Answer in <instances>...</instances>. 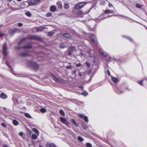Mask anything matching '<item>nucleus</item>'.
<instances>
[{
	"label": "nucleus",
	"instance_id": "nucleus-1",
	"mask_svg": "<svg viewBox=\"0 0 147 147\" xmlns=\"http://www.w3.org/2000/svg\"><path fill=\"white\" fill-rule=\"evenodd\" d=\"M27 64L29 67L34 70H37L39 67L38 65L34 62L28 61L27 63Z\"/></svg>",
	"mask_w": 147,
	"mask_h": 147
},
{
	"label": "nucleus",
	"instance_id": "nucleus-2",
	"mask_svg": "<svg viewBox=\"0 0 147 147\" xmlns=\"http://www.w3.org/2000/svg\"><path fill=\"white\" fill-rule=\"evenodd\" d=\"M60 121L63 123L65 124L68 127L70 128L71 127V126L70 125L69 123L67 121V119L65 118L62 117H59Z\"/></svg>",
	"mask_w": 147,
	"mask_h": 147
},
{
	"label": "nucleus",
	"instance_id": "nucleus-3",
	"mask_svg": "<svg viewBox=\"0 0 147 147\" xmlns=\"http://www.w3.org/2000/svg\"><path fill=\"white\" fill-rule=\"evenodd\" d=\"M2 49V53L3 54L4 56H6L8 54V52L7 45L6 43H4L3 45Z\"/></svg>",
	"mask_w": 147,
	"mask_h": 147
},
{
	"label": "nucleus",
	"instance_id": "nucleus-4",
	"mask_svg": "<svg viewBox=\"0 0 147 147\" xmlns=\"http://www.w3.org/2000/svg\"><path fill=\"white\" fill-rule=\"evenodd\" d=\"M41 0H30L29 1L30 5L34 6L40 3Z\"/></svg>",
	"mask_w": 147,
	"mask_h": 147
},
{
	"label": "nucleus",
	"instance_id": "nucleus-5",
	"mask_svg": "<svg viewBox=\"0 0 147 147\" xmlns=\"http://www.w3.org/2000/svg\"><path fill=\"white\" fill-rule=\"evenodd\" d=\"M86 3L85 2H80L77 4L75 7L76 9H79L83 7L86 4Z\"/></svg>",
	"mask_w": 147,
	"mask_h": 147
},
{
	"label": "nucleus",
	"instance_id": "nucleus-6",
	"mask_svg": "<svg viewBox=\"0 0 147 147\" xmlns=\"http://www.w3.org/2000/svg\"><path fill=\"white\" fill-rule=\"evenodd\" d=\"M82 46L84 48V49L85 51H86V50L85 49H86V48H87L88 50H87V52L89 54V55L90 56V57H92L93 56V54H92V53H91V51L90 49H88L89 48L88 47H86V46L85 45H84V44H83L82 45Z\"/></svg>",
	"mask_w": 147,
	"mask_h": 147
},
{
	"label": "nucleus",
	"instance_id": "nucleus-7",
	"mask_svg": "<svg viewBox=\"0 0 147 147\" xmlns=\"http://www.w3.org/2000/svg\"><path fill=\"white\" fill-rule=\"evenodd\" d=\"M53 76V78L55 81L58 82L60 83H62L65 82L64 80L62 78H55L54 76Z\"/></svg>",
	"mask_w": 147,
	"mask_h": 147
},
{
	"label": "nucleus",
	"instance_id": "nucleus-8",
	"mask_svg": "<svg viewBox=\"0 0 147 147\" xmlns=\"http://www.w3.org/2000/svg\"><path fill=\"white\" fill-rule=\"evenodd\" d=\"M90 38L91 41L95 44L97 45L98 42L95 39V37L94 35L91 34L90 35Z\"/></svg>",
	"mask_w": 147,
	"mask_h": 147
},
{
	"label": "nucleus",
	"instance_id": "nucleus-9",
	"mask_svg": "<svg viewBox=\"0 0 147 147\" xmlns=\"http://www.w3.org/2000/svg\"><path fill=\"white\" fill-rule=\"evenodd\" d=\"M79 116L81 118L84 119V121L86 122H87L88 121V120L87 117L85 116L84 115L80 114H79Z\"/></svg>",
	"mask_w": 147,
	"mask_h": 147
},
{
	"label": "nucleus",
	"instance_id": "nucleus-10",
	"mask_svg": "<svg viewBox=\"0 0 147 147\" xmlns=\"http://www.w3.org/2000/svg\"><path fill=\"white\" fill-rule=\"evenodd\" d=\"M57 146L54 143L49 142L46 144V147H56Z\"/></svg>",
	"mask_w": 147,
	"mask_h": 147
},
{
	"label": "nucleus",
	"instance_id": "nucleus-11",
	"mask_svg": "<svg viewBox=\"0 0 147 147\" xmlns=\"http://www.w3.org/2000/svg\"><path fill=\"white\" fill-rule=\"evenodd\" d=\"M89 12V11L87 12H83L81 11H78L77 13V14L79 15H82V16H84L85 14L88 13Z\"/></svg>",
	"mask_w": 147,
	"mask_h": 147
},
{
	"label": "nucleus",
	"instance_id": "nucleus-12",
	"mask_svg": "<svg viewBox=\"0 0 147 147\" xmlns=\"http://www.w3.org/2000/svg\"><path fill=\"white\" fill-rule=\"evenodd\" d=\"M61 35L63 36L65 38H70L71 37V35L70 34L68 33H66L64 34H62Z\"/></svg>",
	"mask_w": 147,
	"mask_h": 147
},
{
	"label": "nucleus",
	"instance_id": "nucleus-13",
	"mask_svg": "<svg viewBox=\"0 0 147 147\" xmlns=\"http://www.w3.org/2000/svg\"><path fill=\"white\" fill-rule=\"evenodd\" d=\"M100 53L104 56L105 57L108 56V54L106 52H104L102 49H100L99 50Z\"/></svg>",
	"mask_w": 147,
	"mask_h": 147
},
{
	"label": "nucleus",
	"instance_id": "nucleus-14",
	"mask_svg": "<svg viewBox=\"0 0 147 147\" xmlns=\"http://www.w3.org/2000/svg\"><path fill=\"white\" fill-rule=\"evenodd\" d=\"M20 32V30L18 28H16L13 29H11L10 30V32L12 33V34H14L16 32Z\"/></svg>",
	"mask_w": 147,
	"mask_h": 147
},
{
	"label": "nucleus",
	"instance_id": "nucleus-15",
	"mask_svg": "<svg viewBox=\"0 0 147 147\" xmlns=\"http://www.w3.org/2000/svg\"><path fill=\"white\" fill-rule=\"evenodd\" d=\"M36 31L37 32H42L44 30L45 28V27H43L42 28H36Z\"/></svg>",
	"mask_w": 147,
	"mask_h": 147
},
{
	"label": "nucleus",
	"instance_id": "nucleus-16",
	"mask_svg": "<svg viewBox=\"0 0 147 147\" xmlns=\"http://www.w3.org/2000/svg\"><path fill=\"white\" fill-rule=\"evenodd\" d=\"M112 80L115 83H118L119 82V80L117 78L111 76Z\"/></svg>",
	"mask_w": 147,
	"mask_h": 147
},
{
	"label": "nucleus",
	"instance_id": "nucleus-17",
	"mask_svg": "<svg viewBox=\"0 0 147 147\" xmlns=\"http://www.w3.org/2000/svg\"><path fill=\"white\" fill-rule=\"evenodd\" d=\"M31 138L32 139L36 140L38 137V135H36L35 134H33L31 136Z\"/></svg>",
	"mask_w": 147,
	"mask_h": 147
},
{
	"label": "nucleus",
	"instance_id": "nucleus-18",
	"mask_svg": "<svg viewBox=\"0 0 147 147\" xmlns=\"http://www.w3.org/2000/svg\"><path fill=\"white\" fill-rule=\"evenodd\" d=\"M0 97L3 99H5L7 98V96L6 94L2 93L0 94Z\"/></svg>",
	"mask_w": 147,
	"mask_h": 147
},
{
	"label": "nucleus",
	"instance_id": "nucleus-19",
	"mask_svg": "<svg viewBox=\"0 0 147 147\" xmlns=\"http://www.w3.org/2000/svg\"><path fill=\"white\" fill-rule=\"evenodd\" d=\"M50 9L51 11L54 12L56 10V8L55 6L53 5L51 6Z\"/></svg>",
	"mask_w": 147,
	"mask_h": 147
},
{
	"label": "nucleus",
	"instance_id": "nucleus-20",
	"mask_svg": "<svg viewBox=\"0 0 147 147\" xmlns=\"http://www.w3.org/2000/svg\"><path fill=\"white\" fill-rule=\"evenodd\" d=\"M23 48L25 49H29L32 48V46L30 45H25L24 47Z\"/></svg>",
	"mask_w": 147,
	"mask_h": 147
},
{
	"label": "nucleus",
	"instance_id": "nucleus-21",
	"mask_svg": "<svg viewBox=\"0 0 147 147\" xmlns=\"http://www.w3.org/2000/svg\"><path fill=\"white\" fill-rule=\"evenodd\" d=\"M71 122L73 123L76 126H78L79 124H78L73 119H71Z\"/></svg>",
	"mask_w": 147,
	"mask_h": 147
},
{
	"label": "nucleus",
	"instance_id": "nucleus-22",
	"mask_svg": "<svg viewBox=\"0 0 147 147\" xmlns=\"http://www.w3.org/2000/svg\"><path fill=\"white\" fill-rule=\"evenodd\" d=\"M29 39H38L37 37L34 36H30L29 38Z\"/></svg>",
	"mask_w": 147,
	"mask_h": 147
},
{
	"label": "nucleus",
	"instance_id": "nucleus-23",
	"mask_svg": "<svg viewBox=\"0 0 147 147\" xmlns=\"http://www.w3.org/2000/svg\"><path fill=\"white\" fill-rule=\"evenodd\" d=\"M32 130L36 133L38 135L39 134V131L36 128H34L32 129Z\"/></svg>",
	"mask_w": 147,
	"mask_h": 147
},
{
	"label": "nucleus",
	"instance_id": "nucleus-24",
	"mask_svg": "<svg viewBox=\"0 0 147 147\" xmlns=\"http://www.w3.org/2000/svg\"><path fill=\"white\" fill-rule=\"evenodd\" d=\"M13 123L15 125H17L18 124V122L16 120H13Z\"/></svg>",
	"mask_w": 147,
	"mask_h": 147
},
{
	"label": "nucleus",
	"instance_id": "nucleus-25",
	"mask_svg": "<svg viewBox=\"0 0 147 147\" xmlns=\"http://www.w3.org/2000/svg\"><path fill=\"white\" fill-rule=\"evenodd\" d=\"M113 12V11L110 10H106L105 11V13L106 14L107 13H111Z\"/></svg>",
	"mask_w": 147,
	"mask_h": 147
},
{
	"label": "nucleus",
	"instance_id": "nucleus-26",
	"mask_svg": "<svg viewBox=\"0 0 147 147\" xmlns=\"http://www.w3.org/2000/svg\"><path fill=\"white\" fill-rule=\"evenodd\" d=\"M20 55L22 57H26L28 56L29 55H28L26 53H22L20 54Z\"/></svg>",
	"mask_w": 147,
	"mask_h": 147
},
{
	"label": "nucleus",
	"instance_id": "nucleus-27",
	"mask_svg": "<svg viewBox=\"0 0 147 147\" xmlns=\"http://www.w3.org/2000/svg\"><path fill=\"white\" fill-rule=\"evenodd\" d=\"M25 116L28 118H31V116L28 113H25Z\"/></svg>",
	"mask_w": 147,
	"mask_h": 147
},
{
	"label": "nucleus",
	"instance_id": "nucleus-28",
	"mask_svg": "<svg viewBox=\"0 0 147 147\" xmlns=\"http://www.w3.org/2000/svg\"><path fill=\"white\" fill-rule=\"evenodd\" d=\"M54 34V32H53V31H51V32H49L48 33V35L49 36H51L53 35Z\"/></svg>",
	"mask_w": 147,
	"mask_h": 147
},
{
	"label": "nucleus",
	"instance_id": "nucleus-29",
	"mask_svg": "<svg viewBox=\"0 0 147 147\" xmlns=\"http://www.w3.org/2000/svg\"><path fill=\"white\" fill-rule=\"evenodd\" d=\"M78 140L81 142H82L83 141L84 139L81 137L79 136L78 137Z\"/></svg>",
	"mask_w": 147,
	"mask_h": 147
},
{
	"label": "nucleus",
	"instance_id": "nucleus-30",
	"mask_svg": "<svg viewBox=\"0 0 147 147\" xmlns=\"http://www.w3.org/2000/svg\"><path fill=\"white\" fill-rule=\"evenodd\" d=\"M86 146L87 147H92V144L89 143H87L86 144Z\"/></svg>",
	"mask_w": 147,
	"mask_h": 147
},
{
	"label": "nucleus",
	"instance_id": "nucleus-31",
	"mask_svg": "<svg viewBox=\"0 0 147 147\" xmlns=\"http://www.w3.org/2000/svg\"><path fill=\"white\" fill-rule=\"evenodd\" d=\"M64 8L66 9H68L69 8V6L67 3H65L64 4Z\"/></svg>",
	"mask_w": 147,
	"mask_h": 147
},
{
	"label": "nucleus",
	"instance_id": "nucleus-32",
	"mask_svg": "<svg viewBox=\"0 0 147 147\" xmlns=\"http://www.w3.org/2000/svg\"><path fill=\"white\" fill-rule=\"evenodd\" d=\"M40 111L42 112V113H45V112H46V110L44 109V108H41L40 109Z\"/></svg>",
	"mask_w": 147,
	"mask_h": 147
},
{
	"label": "nucleus",
	"instance_id": "nucleus-33",
	"mask_svg": "<svg viewBox=\"0 0 147 147\" xmlns=\"http://www.w3.org/2000/svg\"><path fill=\"white\" fill-rule=\"evenodd\" d=\"M70 49L71 51H75L76 50V48L74 47H70Z\"/></svg>",
	"mask_w": 147,
	"mask_h": 147
},
{
	"label": "nucleus",
	"instance_id": "nucleus-34",
	"mask_svg": "<svg viewBox=\"0 0 147 147\" xmlns=\"http://www.w3.org/2000/svg\"><path fill=\"white\" fill-rule=\"evenodd\" d=\"M59 112H60V113L61 114V115H62L63 116H64L65 113L63 110H61Z\"/></svg>",
	"mask_w": 147,
	"mask_h": 147
},
{
	"label": "nucleus",
	"instance_id": "nucleus-35",
	"mask_svg": "<svg viewBox=\"0 0 147 147\" xmlns=\"http://www.w3.org/2000/svg\"><path fill=\"white\" fill-rule=\"evenodd\" d=\"M136 6L138 8H141L142 7L141 5H140L138 3L136 4Z\"/></svg>",
	"mask_w": 147,
	"mask_h": 147
},
{
	"label": "nucleus",
	"instance_id": "nucleus-36",
	"mask_svg": "<svg viewBox=\"0 0 147 147\" xmlns=\"http://www.w3.org/2000/svg\"><path fill=\"white\" fill-rule=\"evenodd\" d=\"M25 14L26 15L28 16H31V14L28 11L26 12Z\"/></svg>",
	"mask_w": 147,
	"mask_h": 147
},
{
	"label": "nucleus",
	"instance_id": "nucleus-37",
	"mask_svg": "<svg viewBox=\"0 0 147 147\" xmlns=\"http://www.w3.org/2000/svg\"><path fill=\"white\" fill-rule=\"evenodd\" d=\"M52 15V14L50 12H49L47 14L46 16L47 17H49L51 16Z\"/></svg>",
	"mask_w": 147,
	"mask_h": 147
},
{
	"label": "nucleus",
	"instance_id": "nucleus-38",
	"mask_svg": "<svg viewBox=\"0 0 147 147\" xmlns=\"http://www.w3.org/2000/svg\"><path fill=\"white\" fill-rule=\"evenodd\" d=\"M66 68L67 69H72L73 67L72 66H67L66 67Z\"/></svg>",
	"mask_w": 147,
	"mask_h": 147
},
{
	"label": "nucleus",
	"instance_id": "nucleus-39",
	"mask_svg": "<svg viewBox=\"0 0 147 147\" xmlns=\"http://www.w3.org/2000/svg\"><path fill=\"white\" fill-rule=\"evenodd\" d=\"M82 45L81 46H79V49H80V50L81 51V52L80 53V54L81 55H82V56H84V54L81 51V50H82V49H81V47H82Z\"/></svg>",
	"mask_w": 147,
	"mask_h": 147
},
{
	"label": "nucleus",
	"instance_id": "nucleus-40",
	"mask_svg": "<svg viewBox=\"0 0 147 147\" xmlns=\"http://www.w3.org/2000/svg\"><path fill=\"white\" fill-rule=\"evenodd\" d=\"M26 38H24V39H23L22 40H20V41L19 42V44H20L22 43L23 41H24V40L26 39Z\"/></svg>",
	"mask_w": 147,
	"mask_h": 147
},
{
	"label": "nucleus",
	"instance_id": "nucleus-41",
	"mask_svg": "<svg viewBox=\"0 0 147 147\" xmlns=\"http://www.w3.org/2000/svg\"><path fill=\"white\" fill-rule=\"evenodd\" d=\"M23 24L22 23H18V26L19 27H21L22 26Z\"/></svg>",
	"mask_w": 147,
	"mask_h": 147
},
{
	"label": "nucleus",
	"instance_id": "nucleus-42",
	"mask_svg": "<svg viewBox=\"0 0 147 147\" xmlns=\"http://www.w3.org/2000/svg\"><path fill=\"white\" fill-rule=\"evenodd\" d=\"M5 64L7 65L10 68H11V66L8 64L7 62L6 61L5 62Z\"/></svg>",
	"mask_w": 147,
	"mask_h": 147
},
{
	"label": "nucleus",
	"instance_id": "nucleus-43",
	"mask_svg": "<svg viewBox=\"0 0 147 147\" xmlns=\"http://www.w3.org/2000/svg\"><path fill=\"white\" fill-rule=\"evenodd\" d=\"M86 65L87 66H88V67H90V64L86 62Z\"/></svg>",
	"mask_w": 147,
	"mask_h": 147
},
{
	"label": "nucleus",
	"instance_id": "nucleus-44",
	"mask_svg": "<svg viewBox=\"0 0 147 147\" xmlns=\"http://www.w3.org/2000/svg\"><path fill=\"white\" fill-rule=\"evenodd\" d=\"M23 134L24 133L23 132H20L19 133V135L20 136H23Z\"/></svg>",
	"mask_w": 147,
	"mask_h": 147
},
{
	"label": "nucleus",
	"instance_id": "nucleus-45",
	"mask_svg": "<svg viewBox=\"0 0 147 147\" xmlns=\"http://www.w3.org/2000/svg\"><path fill=\"white\" fill-rule=\"evenodd\" d=\"M143 81V80H142L141 81H139L138 82V83L140 85H142V82Z\"/></svg>",
	"mask_w": 147,
	"mask_h": 147
},
{
	"label": "nucleus",
	"instance_id": "nucleus-46",
	"mask_svg": "<svg viewBox=\"0 0 147 147\" xmlns=\"http://www.w3.org/2000/svg\"><path fill=\"white\" fill-rule=\"evenodd\" d=\"M4 36V34L3 33H2L1 32H0V36Z\"/></svg>",
	"mask_w": 147,
	"mask_h": 147
},
{
	"label": "nucleus",
	"instance_id": "nucleus-47",
	"mask_svg": "<svg viewBox=\"0 0 147 147\" xmlns=\"http://www.w3.org/2000/svg\"><path fill=\"white\" fill-rule=\"evenodd\" d=\"M1 125L4 127H6L5 124L3 123L1 124Z\"/></svg>",
	"mask_w": 147,
	"mask_h": 147
},
{
	"label": "nucleus",
	"instance_id": "nucleus-48",
	"mask_svg": "<svg viewBox=\"0 0 147 147\" xmlns=\"http://www.w3.org/2000/svg\"><path fill=\"white\" fill-rule=\"evenodd\" d=\"M81 65L80 63L77 64H76V66L77 67H81Z\"/></svg>",
	"mask_w": 147,
	"mask_h": 147
},
{
	"label": "nucleus",
	"instance_id": "nucleus-49",
	"mask_svg": "<svg viewBox=\"0 0 147 147\" xmlns=\"http://www.w3.org/2000/svg\"><path fill=\"white\" fill-rule=\"evenodd\" d=\"M107 73L109 75H110V73L109 70H107Z\"/></svg>",
	"mask_w": 147,
	"mask_h": 147
},
{
	"label": "nucleus",
	"instance_id": "nucleus-50",
	"mask_svg": "<svg viewBox=\"0 0 147 147\" xmlns=\"http://www.w3.org/2000/svg\"><path fill=\"white\" fill-rule=\"evenodd\" d=\"M84 94V96H86L88 95V94L87 92H86L85 93H83L82 94Z\"/></svg>",
	"mask_w": 147,
	"mask_h": 147
},
{
	"label": "nucleus",
	"instance_id": "nucleus-51",
	"mask_svg": "<svg viewBox=\"0 0 147 147\" xmlns=\"http://www.w3.org/2000/svg\"><path fill=\"white\" fill-rule=\"evenodd\" d=\"M78 75L80 76H82V73H81V72H79V74Z\"/></svg>",
	"mask_w": 147,
	"mask_h": 147
},
{
	"label": "nucleus",
	"instance_id": "nucleus-52",
	"mask_svg": "<svg viewBox=\"0 0 147 147\" xmlns=\"http://www.w3.org/2000/svg\"><path fill=\"white\" fill-rule=\"evenodd\" d=\"M123 5H124L125 6V7H126L127 8L129 9L128 7L126 5H125L123 3Z\"/></svg>",
	"mask_w": 147,
	"mask_h": 147
},
{
	"label": "nucleus",
	"instance_id": "nucleus-53",
	"mask_svg": "<svg viewBox=\"0 0 147 147\" xmlns=\"http://www.w3.org/2000/svg\"><path fill=\"white\" fill-rule=\"evenodd\" d=\"M13 74H14V75H16V76H18V75H19L18 74H16L14 72H13Z\"/></svg>",
	"mask_w": 147,
	"mask_h": 147
},
{
	"label": "nucleus",
	"instance_id": "nucleus-54",
	"mask_svg": "<svg viewBox=\"0 0 147 147\" xmlns=\"http://www.w3.org/2000/svg\"><path fill=\"white\" fill-rule=\"evenodd\" d=\"M111 6H112V4L111 3H109V7H110Z\"/></svg>",
	"mask_w": 147,
	"mask_h": 147
},
{
	"label": "nucleus",
	"instance_id": "nucleus-55",
	"mask_svg": "<svg viewBox=\"0 0 147 147\" xmlns=\"http://www.w3.org/2000/svg\"><path fill=\"white\" fill-rule=\"evenodd\" d=\"M68 55H71V52H68Z\"/></svg>",
	"mask_w": 147,
	"mask_h": 147
},
{
	"label": "nucleus",
	"instance_id": "nucleus-56",
	"mask_svg": "<svg viewBox=\"0 0 147 147\" xmlns=\"http://www.w3.org/2000/svg\"><path fill=\"white\" fill-rule=\"evenodd\" d=\"M19 9V8L15 9H13V10L15 11V10H18Z\"/></svg>",
	"mask_w": 147,
	"mask_h": 147
},
{
	"label": "nucleus",
	"instance_id": "nucleus-57",
	"mask_svg": "<svg viewBox=\"0 0 147 147\" xmlns=\"http://www.w3.org/2000/svg\"><path fill=\"white\" fill-rule=\"evenodd\" d=\"M129 39L131 41H132V39L131 38H129Z\"/></svg>",
	"mask_w": 147,
	"mask_h": 147
},
{
	"label": "nucleus",
	"instance_id": "nucleus-58",
	"mask_svg": "<svg viewBox=\"0 0 147 147\" xmlns=\"http://www.w3.org/2000/svg\"><path fill=\"white\" fill-rule=\"evenodd\" d=\"M62 46H63V45H61V48H63L64 47V46H63V47H62Z\"/></svg>",
	"mask_w": 147,
	"mask_h": 147
},
{
	"label": "nucleus",
	"instance_id": "nucleus-59",
	"mask_svg": "<svg viewBox=\"0 0 147 147\" xmlns=\"http://www.w3.org/2000/svg\"><path fill=\"white\" fill-rule=\"evenodd\" d=\"M3 147H7V146L5 145L3 146Z\"/></svg>",
	"mask_w": 147,
	"mask_h": 147
},
{
	"label": "nucleus",
	"instance_id": "nucleus-60",
	"mask_svg": "<svg viewBox=\"0 0 147 147\" xmlns=\"http://www.w3.org/2000/svg\"><path fill=\"white\" fill-rule=\"evenodd\" d=\"M91 71H88V74H90L91 72Z\"/></svg>",
	"mask_w": 147,
	"mask_h": 147
},
{
	"label": "nucleus",
	"instance_id": "nucleus-61",
	"mask_svg": "<svg viewBox=\"0 0 147 147\" xmlns=\"http://www.w3.org/2000/svg\"><path fill=\"white\" fill-rule=\"evenodd\" d=\"M12 0H7V1L11 2V1Z\"/></svg>",
	"mask_w": 147,
	"mask_h": 147
},
{
	"label": "nucleus",
	"instance_id": "nucleus-62",
	"mask_svg": "<svg viewBox=\"0 0 147 147\" xmlns=\"http://www.w3.org/2000/svg\"><path fill=\"white\" fill-rule=\"evenodd\" d=\"M39 147H43L42 146L40 145L39 146Z\"/></svg>",
	"mask_w": 147,
	"mask_h": 147
},
{
	"label": "nucleus",
	"instance_id": "nucleus-63",
	"mask_svg": "<svg viewBox=\"0 0 147 147\" xmlns=\"http://www.w3.org/2000/svg\"><path fill=\"white\" fill-rule=\"evenodd\" d=\"M63 45V43H61V45Z\"/></svg>",
	"mask_w": 147,
	"mask_h": 147
},
{
	"label": "nucleus",
	"instance_id": "nucleus-64",
	"mask_svg": "<svg viewBox=\"0 0 147 147\" xmlns=\"http://www.w3.org/2000/svg\"><path fill=\"white\" fill-rule=\"evenodd\" d=\"M76 72V71H74V73H75Z\"/></svg>",
	"mask_w": 147,
	"mask_h": 147
}]
</instances>
